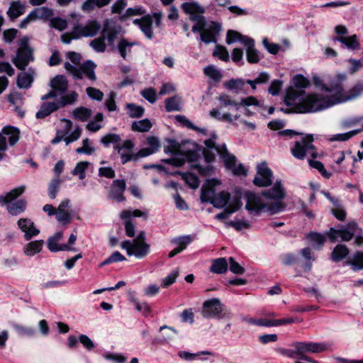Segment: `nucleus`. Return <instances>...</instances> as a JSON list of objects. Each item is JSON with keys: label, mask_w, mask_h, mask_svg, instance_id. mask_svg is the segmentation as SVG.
Returning a JSON list of instances; mask_svg holds the SVG:
<instances>
[{"label": "nucleus", "mask_w": 363, "mask_h": 363, "mask_svg": "<svg viewBox=\"0 0 363 363\" xmlns=\"http://www.w3.org/2000/svg\"><path fill=\"white\" fill-rule=\"evenodd\" d=\"M262 193L265 200L269 202L270 214L274 215L284 211L286 204L283 200L286 196V191L281 181H277L272 188Z\"/></svg>", "instance_id": "f257e3e1"}, {"label": "nucleus", "mask_w": 363, "mask_h": 363, "mask_svg": "<svg viewBox=\"0 0 363 363\" xmlns=\"http://www.w3.org/2000/svg\"><path fill=\"white\" fill-rule=\"evenodd\" d=\"M26 188L25 185H21L13 189L6 194L0 195V204L6 205L9 213L13 216L23 213L26 209L27 202L26 200L19 199L13 202V200L24 193Z\"/></svg>", "instance_id": "f03ea898"}, {"label": "nucleus", "mask_w": 363, "mask_h": 363, "mask_svg": "<svg viewBox=\"0 0 363 363\" xmlns=\"http://www.w3.org/2000/svg\"><path fill=\"white\" fill-rule=\"evenodd\" d=\"M336 103L320 94H311L301 100L297 106L296 111L299 113L317 112L328 108Z\"/></svg>", "instance_id": "7ed1b4c3"}, {"label": "nucleus", "mask_w": 363, "mask_h": 363, "mask_svg": "<svg viewBox=\"0 0 363 363\" xmlns=\"http://www.w3.org/2000/svg\"><path fill=\"white\" fill-rule=\"evenodd\" d=\"M121 247L125 250L128 256H135L138 259H142L146 257L150 250V246L146 242L145 231H140L136 238L132 241L129 240L121 242Z\"/></svg>", "instance_id": "20e7f679"}, {"label": "nucleus", "mask_w": 363, "mask_h": 363, "mask_svg": "<svg viewBox=\"0 0 363 363\" xmlns=\"http://www.w3.org/2000/svg\"><path fill=\"white\" fill-rule=\"evenodd\" d=\"M200 156V148L198 145L191 141H184L181 144L179 157L164 160V162L175 167L182 166L186 161L194 162Z\"/></svg>", "instance_id": "39448f33"}, {"label": "nucleus", "mask_w": 363, "mask_h": 363, "mask_svg": "<svg viewBox=\"0 0 363 363\" xmlns=\"http://www.w3.org/2000/svg\"><path fill=\"white\" fill-rule=\"evenodd\" d=\"M18 44L19 48L11 57V62L18 69L24 70L34 60L33 50L29 45V38L27 36L22 38Z\"/></svg>", "instance_id": "423d86ee"}, {"label": "nucleus", "mask_w": 363, "mask_h": 363, "mask_svg": "<svg viewBox=\"0 0 363 363\" xmlns=\"http://www.w3.org/2000/svg\"><path fill=\"white\" fill-rule=\"evenodd\" d=\"M313 142V137L312 135H307L296 140L291 147L292 155L298 160H303L307 155H310L313 158L317 157L318 153Z\"/></svg>", "instance_id": "0eeeda50"}, {"label": "nucleus", "mask_w": 363, "mask_h": 363, "mask_svg": "<svg viewBox=\"0 0 363 363\" xmlns=\"http://www.w3.org/2000/svg\"><path fill=\"white\" fill-rule=\"evenodd\" d=\"M96 67L94 62L91 60H86L79 67L72 65L68 62L65 63V69L77 79H82L84 74L89 79L95 81L96 79Z\"/></svg>", "instance_id": "6e6552de"}, {"label": "nucleus", "mask_w": 363, "mask_h": 363, "mask_svg": "<svg viewBox=\"0 0 363 363\" xmlns=\"http://www.w3.org/2000/svg\"><path fill=\"white\" fill-rule=\"evenodd\" d=\"M246 199V210L251 214L259 215L262 211L269 212V205L264 196L262 193L257 194L251 191L245 193Z\"/></svg>", "instance_id": "1a4fd4ad"}, {"label": "nucleus", "mask_w": 363, "mask_h": 363, "mask_svg": "<svg viewBox=\"0 0 363 363\" xmlns=\"http://www.w3.org/2000/svg\"><path fill=\"white\" fill-rule=\"evenodd\" d=\"M101 28L100 23L90 20L86 24L76 23L72 27V33L75 38H91L96 36Z\"/></svg>", "instance_id": "9d476101"}, {"label": "nucleus", "mask_w": 363, "mask_h": 363, "mask_svg": "<svg viewBox=\"0 0 363 363\" xmlns=\"http://www.w3.org/2000/svg\"><path fill=\"white\" fill-rule=\"evenodd\" d=\"M358 229L357 223L352 220L338 230L331 228L327 233V235L332 242H334L338 236L341 238L342 241L347 242L352 239Z\"/></svg>", "instance_id": "9b49d317"}, {"label": "nucleus", "mask_w": 363, "mask_h": 363, "mask_svg": "<svg viewBox=\"0 0 363 363\" xmlns=\"http://www.w3.org/2000/svg\"><path fill=\"white\" fill-rule=\"evenodd\" d=\"M19 133L18 129L12 126L2 128L0 132V161L6 156L4 152L7 150L6 140L10 146H13L19 140Z\"/></svg>", "instance_id": "f8f14e48"}, {"label": "nucleus", "mask_w": 363, "mask_h": 363, "mask_svg": "<svg viewBox=\"0 0 363 363\" xmlns=\"http://www.w3.org/2000/svg\"><path fill=\"white\" fill-rule=\"evenodd\" d=\"M51 90L41 97L42 100L55 99L58 95H62L68 89V81L64 75H57L50 80Z\"/></svg>", "instance_id": "ddd939ff"}, {"label": "nucleus", "mask_w": 363, "mask_h": 363, "mask_svg": "<svg viewBox=\"0 0 363 363\" xmlns=\"http://www.w3.org/2000/svg\"><path fill=\"white\" fill-rule=\"evenodd\" d=\"M223 306L219 298H211L205 301L203 303L201 314L205 318H223L221 315L223 311Z\"/></svg>", "instance_id": "4468645a"}, {"label": "nucleus", "mask_w": 363, "mask_h": 363, "mask_svg": "<svg viewBox=\"0 0 363 363\" xmlns=\"http://www.w3.org/2000/svg\"><path fill=\"white\" fill-rule=\"evenodd\" d=\"M220 153L221 154V158L223 160L225 167L232 170L234 174L246 175L247 170L244 166L241 163L238 164H236V157L229 153L225 145H223L222 149L220 150Z\"/></svg>", "instance_id": "2eb2a0df"}, {"label": "nucleus", "mask_w": 363, "mask_h": 363, "mask_svg": "<svg viewBox=\"0 0 363 363\" xmlns=\"http://www.w3.org/2000/svg\"><path fill=\"white\" fill-rule=\"evenodd\" d=\"M273 174L265 162L257 165V175L253 179L255 186L264 187L269 186L272 184Z\"/></svg>", "instance_id": "dca6fc26"}, {"label": "nucleus", "mask_w": 363, "mask_h": 363, "mask_svg": "<svg viewBox=\"0 0 363 363\" xmlns=\"http://www.w3.org/2000/svg\"><path fill=\"white\" fill-rule=\"evenodd\" d=\"M221 30V25L217 22L211 21L206 26V28L200 36L201 40L206 45L211 43H217V37Z\"/></svg>", "instance_id": "f3484780"}, {"label": "nucleus", "mask_w": 363, "mask_h": 363, "mask_svg": "<svg viewBox=\"0 0 363 363\" xmlns=\"http://www.w3.org/2000/svg\"><path fill=\"white\" fill-rule=\"evenodd\" d=\"M246 321L252 325H259V326H264V327H274L278 326L281 325H287L294 323L295 322H301V320L296 318H282L279 320H271L266 318H259V319H254V318H248L246 319Z\"/></svg>", "instance_id": "a211bd4d"}, {"label": "nucleus", "mask_w": 363, "mask_h": 363, "mask_svg": "<svg viewBox=\"0 0 363 363\" xmlns=\"http://www.w3.org/2000/svg\"><path fill=\"white\" fill-rule=\"evenodd\" d=\"M134 146V143L130 140H125L121 145H116L114 146V149L117 150L120 155L123 164L131 160H135V153L133 152Z\"/></svg>", "instance_id": "6ab92c4d"}, {"label": "nucleus", "mask_w": 363, "mask_h": 363, "mask_svg": "<svg viewBox=\"0 0 363 363\" xmlns=\"http://www.w3.org/2000/svg\"><path fill=\"white\" fill-rule=\"evenodd\" d=\"M126 189V182L124 179L113 180L108 195V198L116 202H123L125 200L124 192Z\"/></svg>", "instance_id": "aec40b11"}, {"label": "nucleus", "mask_w": 363, "mask_h": 363, "mask_svg": "<svg viewBox=\"0 0 363 363\" xmlns=\"http://www.w3.org/2000/svg\"><path fill=\"white\" fill-rule=\"evenodd\" d=\"M17 225L21 230L24 233V238L26 240H30L32 238L40 233V230L29 218H20L17 222Z\"/></svg>", "instance_id": "412c9836"}, {"label": "nucleus", "mask_w": 363, "mask_h": 363, "mask_svg": "<svg viewBox=\"0 0 363 363\" xmlns=\"http://www.w3.org/2000/svg\"><path fill=\"white\" fill-rule=\"evenodd\" d=\"M69 203L70 201L69 199L63 200L56 208V219L59 222L67 224L71 221L72 216L69 211Z\"/></svg>", "instance_id": "4be33fe9"}, {"label": "nucleus", "mask_w": 363, "mask_h": 363, "mask_svg": "<svg viewBox=\"0 0 363 363\" xmlns=\"http://www.w3.org/2000/svg\"><path fill=\"white\" fill-rule=\"evenodd\" d=\"M333 40L340 43L342 47L350 50H358L360 48V43L355 34L350 36H335Z\"/></svg>", "instance_id": "5701e85b"}, {"label": "nucleus", "mask_w": 363, "mask_h": 363, "mask_svg": "<svg viewBox=\"0 0 363 363\" xmlns=\"http://www.w3.org/2000/svg\"><path fill=\"white\" fill-rule=\"evenodd\" d=\"M133 23L139 26L142 32L145 34V35L149 38L152 39L153 37V31H152V20L149 15L145 16L140 19H135L133 21Z\"/></svg>", "instance_id": "b1692460"}, {"label": "nucleus", "mask_w": 363, "mask_h": 363, "mask_svg": "<svg viewBox=\"0 0 363 363\" xmlns=\"http://www.w3.org/2000/svg\"><path fill=\"white\" fill-rule=\"evenodd\" d=\"M59 108H60V106L57 100L52 102L46 101L42 104L35 116L37 118H44Z\"/></svg>", "instance_id": "393cba45"}, {"label": "nucleus", "mask_w": 363, "mask_h": 363, "mask_svg": "<svg viewBox=\"0 0 363 363\" xmlns=\"http://www.w3.org/2000/svg\"><path fill=\"white\" fill-rule=\"evenodd\" d=\"M26 11V5L20 0L13 1L6 12L10 19L13 20L23 15Z\"/></svg>", "instance_id": "a878e982"}, {"label": "nucleus", "mask_w": 363, "mask_h": 363, "mask_svg": "<svg viewBox=\"0 0 363 363\" xmlns=\"http://www.w3.org/2000/svg\"><path fill=\"white\" fill-rule=\"evenodd\" d=\"M247 42L244 45L246 48V57L249 63H257L259 61V56L257 50L255 48L253 39H247Z\"/></svg>", "instance_id": "bb28decb"}, {"label": "nucleus", "mask_w": 363, "mask_h": 363, "mask_svg": "<svg viewBox=\"0 0 363 363\" xmlns=\"http://www.w3.org/2000/svg\"><path fill=\"white\" fill-rule=\"evenodd\" d=\"M242 104L243 106H253L254 108L262 115H264V111L267 109L262 101H258L254 96L242 99Z\"/></svg>", "instance_id": "cd10ccee"}, {"label": "nucleus", "mask_w": 363, "mask_h": 363, "mask_svg": "<svg viewBox=\"0 0 363 363\" xmlns=\"http://www.w3.org/2000/svg\"><path fill=\"white\" fill-rule=\"evenodd\" d=\"M106 28H103L101 35L99 38H96L90 42V46L98 52H104L106 48Z\"/></svg>", "instance_id": "c85d7f7f"}, {"label": "nucleus", "mask_w": 363, "mask_h": 363, "mask_svg": "<svg viewBox=\"0 0 363 363\" xmlns=\"http://www.w3.org/2000/svg\"><path fill=\"white\" fill-rule=\"evenodd\" d=\"M106 28V39H107L108 45L111 47L114 46V42L120 33L121 27L116 26H110L108 23L104 24L103 28Z\"/></svg>", "instance_id": "c756f323"}, {"label": "nucleus", "mask_w": 363, "mask_h": 363, "mask_svg": "<svg viewBox=\"0 0 363 363\" xmlns=\"http://www.w3.org/2000/svg\"><path fill=\"white\" fill-rule=\"evenodd\" d=\"M230 194L225 191H223L217 194H215L211 204L217 208H222L227 205L230 201Z\"/></svg>", "instance_id": "7c9ffc66"}, {"label": "nucleus", "mask_w": 363, "mask_h": 363, "mask_svg": "<svg viewBox=\"0 0 363 363\" xmlns=\"http://www.w3.org/2000/svg\"><path fill=\"white\" fill-rule=\"evenodd\" d=\"M43 244V240L30 242L23 247V252L27 256H33L41 251Z\"/></svg>", "instance_id": "2f4dec72"}, {"label": "nucleus", "mask_w": 363, "mask_h": 363, "mask_svg": "<svg viewBox=\"0 0 363 363\" xmlns=\"http://www.w3.org/2000/svg\"><path fill=\"white\" fill-rule=\"evenodd\" d=\"M247 39H250L247 35H242L241 33L233 30H229L226 35V43L233 44L235 42H240L243 45L247 42Z\"/></svg>", "instance_id": "473e14b6"}, {"label": "nucleus", "mask_w": 363, "mask_h": 363, "mask_svg": "<svg viewBox=\"0 0 363 363\" xmlns=\"http://www.w3.org/2000/svg\"><path fill=\"white\" fill-rule=\"evenodd\" d=\"M345 264L350 265L354 271L363 269V252H355L351 259L345 262Z\"/></svg>", "instance_id": "72a5a7b5"}, {"label": "nucleus", "mask_w": 363, "mask_h": 363, "mask_svg": "<svg viewBox=\"0 0 363 363\" xmlns=\"http://www.w3.org/2000/svg\"><path fill=\"white\" fill-rule=\"evenodd\" d=\"M363 92V83L358 82L348 92L342 95V100L340 101H346L354 99L362 94Z\"/></svg>", "instance_id": "f704fd0d"}, {"label": "nucleus", "mask_w": 363, "mask_h": 363, "mask_svg": "<svg viewBox=\"0 0 363 363\" xmlns=\"http://www.w3.org/2000/svg\"><path fill=\"white\" fill-rule=\"evenodd\" d=\"M228 262L225 258L220 257L213 260L211 272L216 274H224L228 270Z\"/></svg>", "instance_id": "c9c22d12"}, {"label": "nucleus", "mask_w": 363, "mask_h": 363, "mask_svg": "<svg viewBox=\"0 0 363 363\" xmlns=\"http://www.w3.org/2000/svg\"><path fill=\"white\" fill-rule=\"evenodd\" d=\"M349 254V249L345 245L339 244L335 247L332 253L331 259L335 262H340L345 258Z\"/></svg>", "instance_id": "e433bc0d"}, {"label": "nucleus", "mask_w": 363, "mask_h": 363, "mask_svg": "<svg viewBox=\"0 0 363 363\" xmlns=\"http://www.w3.org/2000/svg\"><path fill=\"white\" fill-rule=\"evenodd\" d=\"M92 115V111L90 108L80 106L72 111V116L74 119L80 121H87Z\"/></svg>", "instance_id": "4c0bfd02"}, {"label": "nucleus", "mask_w": 363, "mask_h": 363, "mask_svg": "<svg viewBox=\"0 0 363 363\" xmlns=\"http://www.w3.org/2000/svg\"><path fill=\"white\" fill-rule=\"evenodd\" d=\"M165 109L167 112L179 111L182 109V99L178 96H174L165 100Z\"/></svg>", "instance_id": "58836bf2"}, {"label": "nucleus", "mask_w": 363, "mask_h": 363, "mask_svg": "<svg viewBox=\"0 0 363 363\" xmlns=\"http://www.w3.org/2000/svg\"><path fill=\"white\" fill-rule=\"evenodd\" d=\"M246 81L242 79H232L224 83V86L228 90H235L237 94L244 91Z\"/></svg>", "instance_id": "ea45409f"}, {"label": "nucleus", "mask_w": 363, "mask_h": 363, "mask_svg": "<svg viewBox=\"0 0 363 363\" xmlns=\"http://www.w3.org/2000/svg\"><path fill=\"white\" fill-rule=\"evenodd\" d=\"M33 83V77L28 72H21L18 74L16 84L20 89H28Z\"/></svg>", "instance_id": "a19ab883"}, {"label": "nucleus", "mask_w": 363, "mask_h": 363, "mask_svg": "<svg viewBox=\"0 0 363 363\" xmlns=\"http://www.w3.org/2000/svg\"><path fill=\"white\" fill-rule=\"evenodd\" d=\"M32 13L35 20L37 19H48L53 15V11L51 9L45 6L35 8L33 10Z\"/></svg>", "instance_id": "79ce46f5"}, {"label": "nucleus", "mask_w": 363, "mask_h": 363, "mask_svg": "<svg viewBox=\"0 0 363 363\" xmlns=\"http://www.w3.org/2000/svg\"><path fill=\"white\" fill-rule=\"evenodd\" d=\"M60 96V100L57 101L59 102L60 108L74 104L75 101H77L79 96L78 94L74 91H70L67 94H63Z\"/></svg>", "instance_id": "37998d69"}, {"label": "nucleus", "mask_w": 363, "mask_h": 363, "mask_svg": "<svg viewBox=\"0 0 363 363\" xmlns=\"http://www.w3.org/2000/svg\"><path fill=\"white\" fill-rule=\"evenodd\" d=\"M182 9L186 13H203L205 9L196 2H184L182 4Z\"/></svg>", "instance_id": "c03bdc74"}, {"label": "nucleus", "mask_w": 363, "mask_h": 363, "mask_svg": "<svg viewBox=\"0 0 363 363\" xmlns=\"http://www.w3.org/2000/svg\"><path fill=\"white\" fill-rule=\"evenodd\" d=\"M203 73L211 80L218 82L222 79V74L214 65H208L203 69Z\"/></svg>", "instance_id": "a18cd8bd"}, {"label": "nucleus", "mask_w": 363, "mask_h": 363, "mask_svg": "<svg viewBox=\"0 0 363 363\" xmlns=\"http://www.w3.org/2000/svg\"><path fill=\"white\" fill-rule=\"evenodd\" d=\"M62 181L59 177L53 178L48 184V196L51 199H55L60 189Z\"/></svg>", "instance_id": "49530a36"}, {"label": "nucleus", "mask_w": 363, "mask_h": 363, "mask_svg": "<svg viewBox=\"0 0 363 363\" xmlns=\"http://www.w3.org/2000/svg\"><path fill=\"white\" fill-rule=\"evenodd\" d=\"M47 242H48V247L49 250L52 252H59V251L74 250V248L70 247L69 246H68V245H67V244L59 245L58 241L53 240L52 239H51L50 238L48 239Z\"/></svg>", "instance_id": "de8ad7c7"}, {"label": "nucleus", "mask_w": 363, "mask_h": 363, "mask_svg": "<svg viewBox=\"0 0 363 363\" xmlns=\"http://www.w3.org/2000/svg\"><path fill=\"white\" fill-rule=\"evenodd\" d=\"M135 42L129 43L126 39H121L118 44V50L120 52L121 56L125 59L128 53L131 52V48L133 45H135Z\"/></svg>", "instance_id": "09e8293b"}, {"label": "nucleus", "mask_w": 363, "mask_h": 363, "mask_svg": "<svg viewBox=\"0 0 363 363\" xmlns=\"http://www.w3.org/2000/svg\"><path fill=\"white\" fill-rule=\"evenodd\" d=\"M166 141L168 144L164 146V152L167 154H173L174 157H179L181 144L174 139H167Z\"/></svg>", "instance_id": "8fccbe9b"}, {"label": "nucleus", "mask_w": 363, "mask_h": 363, "mask_svg": "<svg viewBox=\"0 0 363 363\" xmlns=\"http://www.w3.org/2000/svg\"><path fill=\"white\" fill-rule=\"evenodd\" d=\"M293 347L296 348L297 359L304 360V357H307L308 351L307 342H296L293 344Z\"/></svg>", "instance_id": "3c124183"}, {"label": "nucleus", "mask_w": 363, "mask_h": 363, "mask_svg": "<svg viewBox=\"0 0 363 363\" xmlns=\"http://www.w3.org/2000/svg\"><path fill=\"white\" fill-rule=\"evenodd\" d=\"M132 130L137 132H147L152 128V123L148 119L134 121L131 125Z\"/></svg>", "instance_id": "603ef678"}, {"label": "nucleus", "mask_w": 363, "mask_h": 363, "mask_svg": "<svg viewBox=\"0 0 363 363\" xmlns=\"http://www.w3.org/2000/svg\"><path fill=\"white\" fill-rule=\"evenodd\" d=\"M270 79V76L267 72H261L253 80L247 79L246 83L250 84L253 90L256 89V85L266 84Z\"/></svg>", "instance_id": "864d4df0"}, {"label": "nucleus", "mask_w": 363, "mask_h": 363, "mask_svg": "<svg viewBox=\"0 0 363 363\" xmlns=\"http://www.w3.org/2000/svg\"><path fill=\"white\" fill-rule=\"evenodd\" d=\"M90 163L87 161H82L78 162L74 169L72 172V174L74 176H78L79 179L82 180L86 177L85 171L87 169Z\"/></svg>", "instance_id": "5fc2aeb1"}, {"label": "nucleus", "mask_w": 363, "mask_h": 363, "mask_svg": "<svg viewBox=\"0 0 363 363\" xmlns=\"http://www.w3.org/2000/svg\"><path fill=\"white\" fill-rule=\"evenodd\" d=\"M218 101L221 106H234L236 110H238L242 104V100L240 102L232 100L231 98L227 94H222L218 97Z\"/></svg>", "instance_id": "6e6d98bb"}, {"label": "nucleus", "mask_w": 363, "mask_h": 363, "mask_svg": "<svg viewBox=\"0 0 363 363\" xmlns=\"http://www.w3.org/2000/svg\"><path fill=\"white\" fill-rule=\"evenodd\" d=\"M191 241V239L189 235L176 238L172 240L173 243L178 245V247L175 248L178 254L182 252Z\"/></svg>", "instance_id": "4d7b16f0"}, {"label": "nucleus", "mask_w": 363, "mask_h": 363, "mask_svg": "<svg viewBox=\"0 0 363 363\" xmlns=\"http://www.w3.org/2000/svg\"><path fill=\"white\" fill-rule=\"evenodd\" d=\"M361 129L353 130L345 133H338L332 136L330 139V141H346L350 139L352 137L356 135L361 132Z\"/></svg>", "instance_id": "13d9d810"}, {"label": "nucleus", "mask_w": 363, "mask_h": 363, "mask_svg": "<svg viewBox=\"0 0 363 363\" xmlns=\"http://www.w3.org/2000/svg\"><path fill=\"white\" fill-rule=\"evenodd\" d=\"M13 328L21 336L33 337L35 334V330L33 327H25L21 325L14 324Z\"/></svg>", "instance_id": "bf43d9fd"}, {"label": "nucleus", "mask_w": 363, "mask_h": 363, "mask_svg": "<svg viewBox=\"0 0 363 363\" xmlns=\"http://www.w3.org/2000/svg\"><path fill=\"white\" fill-rule=\"evenodd\" d=\"M301 254L307 260L306 263L302 266V268L305 272H308L312 267L311 261L314 259L312 257V250L309 247H306L301 250Z\"/></svg>", "instance_id": "052dcab7"}, {"label": "nucleus", "mask_w": 363, "mask_h": 363, "mask_svg": "<svg viewBox=\"0 0 363 363\" xmlns=\"http://www.w3.org/2000/svg\"><path fill=\"white\" fill-rule=\"evenodd\" d=\"M126 107L128 115L131 118H140L144 114V108L142 106H136L134 104H128Z\"/></svg>", "instance_id": "680f3d73"}, {"label": "nucleus", "mask_w": 363, "mask_h": 363, "mask_svg": "<svg viewBox=\"0 0 363 363\" xmlns=\"http://www.w3.org/2000/svg\"><path fill=\"white\" fill-rule=\"evenodd\" d=\"M145 13V11L143 9L142 6H135L134 8H128L126 9L125 13L121 16V19L122 21H124L128 17L143 15Z\"/></svg>", "instance_id": "e2e57ef3"}, {"label": "nucleus", "mask_w": 363, "mask_h": 363, "mask_svg": "<svg viewBox=\"0 0 363 363\" xmlns=\"http://www.w3.org/2000/svg\"><path fill=\"white\" fill-rule=\"evenodd\" d=\"M215 196L214 190L211 188L204 187L201 188V200L203 203H211Z\"/></svg>", "instance_id": "0e129e2a"}, {"label": "nucleus", "mask_w": 363, "mask_h": 363, "mask_svg": "<svg viewBox=\"0 0 363 363\" xmlns=\"http://www.w3.org/2000/svg\"><path fill=\"white\" fill-rule=\"evenodd\" d=\"M213 55L214 57H219L220 60L225 62H228L230 60L229 53L227 49L223 46L217 45L216 46L215 50L213 52Z\"/></svg>", "instance_id": "69168bd1"}, {"label": "nucleus", "mask_w": 363, "mask_h": 363, "mask_svg": "<svg viewBox=\"0 0 363 363\" xmlns=\"http://www.w3.org/2000/svg\"><path fill=\"white\" fill-rule=\"evenodd\" d=\"M119 141H121L120 135L115 133H108L101 139V143L106 147H108L111 143L115 145Z\"/></svg>", "instance_id": "338daca9"}, {"label": "nucleus", "mask_w": 363, "mask_h": 363, "mask_svg": "<svg viewBox=\"0 0 363 363\" xmlns=\"http://www.w3.org/2000/svg\"><path fill=\"white\" fill-rule=\"evenodd\" d=\"M228 260L230 265L229 268L231 272L238 275H241L245 273V268L242 267L238 262H237L233 257H229Z\"/></svg>", "instance_id": "774afa93"}]
</instances>
